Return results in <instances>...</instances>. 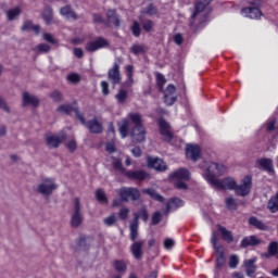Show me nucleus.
Listing matches in <instances>:
<instances>
[{"label": "nucleus", "mask_w": 278, "mask_h": 278, "mask_svg": "<svg viewBox=\"0 0 278 278\" xmlns=\"http://www.w3.org/2000/svg\"><path fill=\"white\" fill-rule=\"evenodd\" d=\"M83 125H86L90 134H103V125L97 118L89 119L88 122L85 119V124Z\"/></svg>", "instance_id": "21"}, {"label": "nucleus", "mask_w": 278, "mask_h": 278, "mask_svg": "<svg viewBox=\"0 0 278 278\" xmlns=\"http://www.w3.org/2000/svg\"><path fill=\"white\" fill-rule=\"evenodd\" d=\"M116 223V215H110L109 217L104 218V225H108L109 227H112Z\"/></svg>", "instance_id": "56"}, {"label": "nucleus", "mask_w": 278, "mask_h": 278, "mask_svg": "<svg viewBox=\"0 0 278 278\" xmlns=\"http://www.w3.org/2000/svg\"><path fill=\"white\" fill-rule=\"evenodd\" d=\"M74 214L72 215L71 225L72 227H79L81 225V203L79 198L74 199Z\"/></svg>", "instance_id": "15"}, {"label": "nucleus", "mask_w": 278, "mask_h": 278, "mask_svg": "<svg viewBox=\"0 0 278 278\" xmlns=\"http://www.w3.org/2000/svg\"><path fill=\"white\" fill-rule=\"evenodd\" d=\"M142 29L147 33L151 31V29H153V21L146 20L144 22H142Z\"/></svg>", "instance_id": "53"}, {"label": "nucleus", "mask_w": 278, "mask_h": 278, "mask_svg": "<svg viewBox=\"0 0 278 278\" xmlns=\"http://www.w3.org/2000/svg\"><path fill=\"white\" fill-rule=\"evenodd\" d=\"M117 194L124 203L140 200V190L136 187H122L117 190Z\"/></svg>", "instance_id": "4"}, {"label": "nucleus", "mask_w": 278, "mask_h": 278, "mask_svg": "<svg viewBox=\"0 0 278 278\" xmlns=\"http://www.w3.org/2000/svg\"><path fill=\"white\" fill-rule=\"evenodd\" d=\"M216 229L217 231L213 232L216 235V238L220 236L222 240H224V242H227V244H231V242H233V232H231V230H228L225 226L220 224L216 225Z\"/></svg>", "instance_id": "14"}, {"label": "nucleus", "mask_w": 278, "mask_h": 278, "mask_svg": "<svg viewBox=\"0 0 278 278\" xmlns=\"http://www.w3.org/2000/svg\"><path fill=\"white\" fill-rule=\"evenodd\" d=\"M174 42L178 46L184 45V36L181 34L174 35Z\"/></svg>", "instance_id": "61"}, {"label": "nucleus", "mask_w": 278, "mask_h": 278, "mask_svg": "<svg viewBox=\"0 0 278 278\" xmlns=\"http://www.w3.org/2000/svg\"><path fill=\"white\" fill-rule=\"evenodd\" d=\"M66 148L68 149L70 153H75L77 151V141L71 140L66 143Z\"/></svg>", "instance_id": "54"}, {"label": "nucleus", "mask_w": 278, "mask_h": 278, "mask_svg": "<svg viewBox=\"0 0 278 278\" xmlns=\"http://www.w3.org/2000/svg\"><path fill=\"white\" fill-rule=\"evenodd\" d=\"M160 223H162V213L156 211L152 215L151 225H160Z\"/></svg>", "instance_id": "48"}, {"label": "nucleus", "mask_w": 278, "mask_h": 278, "mask_svg": "<svg viewBox=\"0 0 278 278\" xmlns=\"http://www.w3.org/2000/svg\"><path fill=\"white\" fill-rule=\"evenodd\" d=\"M187 160L191 162H199L201 160V147L199 144H189L186 148Z\"/></svg>", "instance_id": "16"}, {"label": "nucleus", "mask_w": 278, "mask_h": 278, "mask_svg": "<svg viewBox=\"0 0 278 278\" xmlns=\"http://www.w3.org/2000/svg\"><path fill=\"white\" fill-rule=\"evenodd\" d=\"M278 253V242L271 241L268 245V253L263 254V257L275 256Z\"/></svg>", "instance_id": "37"}, {"label": "nucleus", "mask_w": 278, "mask_h": 278, "mask_svg": "<svg viewBox=\"0 0 278 278\" xmlns=\"http://www.w3.org/2000/svg\"><path fill=\"white\" fill-rule=\"evenodd\" d=\"M106 47H110V41L103 37H98L96 40L87 42L85 49L88 53H94V51L106 49Z\"/></svg>", "instance_id": "8"}, {"label": "nucleus", "mask_w": 278, "mask_h": 278, "mask_svg": "<svg viewBox=\"0 0 278 278\" xmlns=\"http://www.w3.org/2000/svg\"><path fill=\"white\" fill-rule=\"evenodd\" d=\"M164 247H165V249H173V247H175V240L165 239L164 240Z\"/></svg>", "instance_id": "63"}, {"label": "nucleus", "mask_w": 278, "mask_h": 278, "mask_svg": "<svg viewBox=\"0 0 278 278\" xmlns=\"http://www.w3.org/2000/svg\"><path fill=\"white\" fill-rule=\"evenodd\" d=\"M74 55L81 60L84 58V50L81 48H74Z\"/></svg>", "instance_id": "64"}, {"label": "nucleus", "mask_w": 278, "mask_h": 278, "mask_svg": "<svg viewBox=\"0 0 278 278\" xmlns=\"http://www.w3.org/2000/svg\"><path fill=\"white\" fill-rule=\"evenodd\" d=\"M225 203L228 210H231V207H236V200L232 197L226 198Z\"/></svg>", "instance_id": "59"}, {"label": "nucleus", "mask_w": 278, "mask_h": 278, "mask_svg": "<svg viewBox=\"0 0 278 278\" xmlns=\"http://www.w3.org/2000/svg\"><path fill=\"white\" fill-rule=\"evenodd\" d=\"M211 244L214 251H216V253H219L215 261V267L217 268V270H220V268L225 266V252L223 251V245L218 244V237H216V233L212 235Z\"/></svg>", "instance_id": "6"}, {"label": "nucleus", "mask_w": 278, "mask_h": 278, "mask_svg": "<svg viewBox=\"0 0 278 278\" xmlns=\"http://www.w3.org/2000/svg\"><path fill=\"white\" fill-rule=\"evenodd\" d=\"M21 9L18 7H15L14 9L7 11V18L8 21H15V18H18V16H21Z\"/></svg>", "instance_id": "38"}, {"label": "nucleus", "mask_w": 278, "mask_h": 278, "mask_svg": "<svg viewBox=\"0 0 278 278\" xmlns=\"http://www.w3.org/2000/svg\"><path fill=\"white\" fill-rule=\"evenodd\" d=\"M264 1L262 0H252L248 2L250 7H244L241 9V16H244L245 18H251L252 21H260L262 16H264V13H262V5Z\"/></svg>", "instance_id": "3"}, {"label": "nucleus", "mask_w": 278, "mask_h": 278, "mask_svg": "<svg viewBox=\"0 0 278 278\" xmlns=\"http://www.w3.org/2000/svg\"><path fill=\"white\" fill-rule=\"evenodd\" d=\"M124 177L130 179L131 181H148L151 179V174L144 169H128Z\"/></svg>", "instance_id": "9"}, {"label": "nucleus", "mask_w": 278, "mask_h": 278, "mask_svg": "<svg viewBox=\"0 0 278 278\" xmlns=\"http://www.w3.org/2000/svg\"><path fill=\"white\" fill-rule=\"evenodd\" d=\"M53 190H58V185H55L51 178L43 180V182L37 188V192H39V194H43L45 197L53 194Z\"/></svg>", "instance_id": "13"}, {"label": "nucleus", "mask_w": 278, "mask_h": 278, "mask_svg": "<svg viewBox=\"0 0 278 278\" xmlns=\"http://www.w3.org/2000/svg\"><path fill=\"white\" fill-rule=\"evenodd\" d=\"M130 53H132L134 55H142L147 53V46L134 43L130 47Z\"/></svg>", "instance_id": "35"}, {"label": "nucleus", "mask_w": 278, "mask_h": 278, "mask_svg": "<svg viewBox=\"0 0 278 278\" xmlns=\"http://www.w3.org/2000/svg\"><path fill=\"white\" fill-rule=\"evenodd\" d=\"M146 14H148V16H155V14H157V8H155L154 3H150L147 5Z\"/></svg>", "instance_id": "46"}, {"label": "nucleus", "mask_w": 278, "mask_h": 278, "mask_svg": "<svg viewBox=\"0 0 278 278\" xmlns=\"http://www.w3.org/2000/svg\"><path fill=\"white\" fill-rule=\"evenodd\" d=\"M106 25L110 26V24L114 25V27H121V16L117 15L116 10H108L106 11Z\"/></svg>", "instance_id": "25"}, {"label": "nucleus", "mask_w": 278, "mask_h": 278, "mask_svg": "<svg viewBox=\"0 0 278 278\" xmlns=\"http://www.w3.org/2000/svg\"><path fill=\"white\" fill-rule=\"evenodd\" d=\"M130 31L135 38H140V34H142V28H140V23L138 21H134L130 27Z\"/></svg>", "instance_id": "42"}, {"label": "nucleus", "mask_w": 278, "mask_h": 278, "mask_svg": "<svg viewBox=\"0 0 278 278\" xmlns=\"http://www.w3.org/2000/svg\"><path fill=\"white\" fill-rule=\"evenodd\" d=\"M39 53H49L51 51V46L48 43H40L37 46Z\"/></svg>", "instance_id": "51"}, {"label": "nucleus", "mask_w": 278, "mask_h": 278, "mask_svg": "<svg viewBox=\"0 0 278 278\" xmlns=\"http://www.w3.org/2000/svg\"><path fill=\"white\" fill-rule=\"evenodd\" d=\"M108 78L112 81L113 86L121 84V63L115 62L113 68H110L108 72Z\"/></svg>", "instance_id": "17"}, {"label": "nucleus", "mask_w": 278, "mask_h": 278, "mask_svg": "<svg viewBox=\"0 0 278 278\" xmlns=\"http://www.w3.org/2000/svg\"><path fill=\"white\" fill-rule=\"evenodd\" d=\"M147 164L148 168H153L159 173H164L165 170H168V165H166V162H164V160L160 157L147 156Z\"/></svg>", "instance_id": "12"}, {"label": "nucleus", "mask_w": 278, "mask_h": 278, "mask_svg": "<svg viewBox=\"0 0 278 278\" xmlns=\"http://www.w3.org/2000/svg\"><path fill=\"white\" fill-rule=\"evenodd\" d=\"M175 92H177V88L175 87V85L173 84H169L166 89H165V92L164 94H169V96H175Z\"/></svg>", "instance_id": "57"}, {"label": "nucleus", "mask_w": 278, "mask_h": 278, "mask_svg": "<svg viewBox=\"0 0 278 278\" xmlns=\"http://www.w3.org/2000/svg\"><path fill=\"white\" fill-rule=\"evenodd\" d=\"M177 96L164 94V103L167 105H175Z\"/></svg>", "instance_id": "49"}, {"label": "nucleus", "mask_w": 278, "mask_h": 278, "mask_svg": "<svg viewBox=\"0 0 278 278\" xmlns=\"http://www.w3.org/2000/svg\"><path fill=\"white\" fill-rule=\"evenodd\" d=\"M128 118L135 125L130 130L134 142H144L147 140V128L142 125V116L138 113H130Z\"/></svg>", "instance_id": "2"}, {"label": "nucleus", "mask_w": 278, "mask_h": 278, "mask_svg": "<svg viewBox=\"0 0 278 278\" xmlns=\"http://www.w3.org/2000/svg\"><path fill=\"white\" fill-rule=\"evenodd\" d=\"M96 199L98 203H108V195H105V191H103V189L96 190Z\"/></svg>", "instance_id": "43"}, {"label": "nucleus", "mask_w": 278, "mask_h": 278, "mask_svg": "<svg viewBox=\"0 0 278 278\" xmlns=\"http://www.w3.org/2000/svg\"><path fill=\"white\" fill-rule=\"evenodd\" d=\"M154 75L159 92H164V86H166V76L160 72H155Z\"/></svg>", "instance_id": "32"}, {"label": "nucleus", "mask_w": 278, "mask_h": 278, "mask_svg": "<svg viewBox=\"0 0 278 278\" xmlns=\"http://www.w3.org/2000/svg\"><path fill=\"white\" fill-rule=\"evenodd\" d=\"M170 179H178L180 181L190 180V170L188 168H178L169 175Z\"/></svg>", "instance_id": "24"}, {"label": "nucleus", "mask_w": 278, "mask_h": 278, "mask_svg": "<svg viewBox=\"0 0 278 278\" xmlns=\"http://www.w3.org/2000/svg\"><path fill=\"white\" fill-rule=\"evenodd\" d=\"M60 14L62 16H65L68 21H77V18H79L77 13H75V11H73V8H71V5L62 7L60 9Z\"/></svg>", "instance_id": "26"}, {"label": "nucleus", "mask_w": 278, "mask_h": 278, "mask_svg": "<svg viewBox=\"0 0 278 278\" xmlns=\"http://www.w3.org/2000/svg\"><path fill=\"white\" fill-rule=\"evenodd\" d=\"M67 79L72 83V84H79V81L81 80V77H79V74L77 73H72L67 76Z\"/></svg>", "instance_id": "52"}, {"label": "nucleus", "mask_w": 278, "mask_h": 278, "mask_svg": "<svg viewBox=\"0 0 278 278\" xmlns=\"http://www.w3.org/2000/svg\"><path fill=\"white\" fill-rule=\"evenodd\" d=\"M238 264H240V258H238V255H231L228 262L229 268H238Z\"/></svg>", "instance_id": "45"}, {"label": "nucleus", "mask_w": 278, "mask_h": 278, "mask_svg": "<svg viewBox=\"0 0 278 278\" xmlns=\"http://www.w3.org/2000/svg\"><path fill=\"white\" fill-rule=\"evenodd\" d=\"M144 248V241H134V243L130 245V252L135 260H142V256L144 255V251L142 250Z\"/></svg>", "instance_id": "20"}, {"label": "nucleus", "mask_w": 278, "mask_h": 278, "mask_svg": "<svg viewBox=\"0 0 278 278\" xmlns=\"http://www.w3.org/2000/svg\"><path fill=\"white\" fill-rule=\"evenodd\" d=\"M256 262L257 258H250L243 262L245 275L248 277H255V273H257V265H255Z\"/></svg>", "instance_id": "23"}, {"label": "nucleus", "mask_w": 278, "mask_h": 278, "mask_svg": "<svg viewBox=\"0 0 278 278\" xmlns=\"http://www.w3.org/2000/svg\"><path fill=\"white\" fill-rule=\"evenodd\" d=\"M23 105H33V108H38V105H40V100L34 96H30L28 92H24Z\"/></svg>", "instance_id": "29"}, {"label": "nucleus", "mask_w": 278, "mask_h": 278, "mask_svg": "<svg viewBox=\"0 0 278 278\" xmlns=\"http://www.w3.org/2000/svg\"><path fill=\"white\" fill-rule=\"evenodd\" d=\"M117 126L121 138H127V136H129V119L124 118L122 122L117 123Z\"/></svg>", "instance_id": "27"}, {"label": "nucleus", "mask_w": 278, "mask_h": 278, "mask_svg": "<svg viewBox=\"0 0 278 278\" xmlns=\"http://www.w3.org/2000/svg\"><path fill=\"white\" fill-rule=\"evenodd\" d=\"M112 266L116 273H127V261L125 260H115L113 261Z\"/></svg>", "instance_id": "34"}, {"label": "nucleus", "mask_w": 278, "mask_h": 278, "mask_svg": "<svg viewBox=\"0 0 278 278\" xmlns=\"http://www.w3.org/2000/svg\"><path fill=\"white\" fill-rule=\"evenodd\" d=\"M253 188V176L247 175L241 179V184L237 185L235 190L237 197H249Z\"/></svg>", "instance_id": "5"}, {"label": "nucleus", "mask_w": 278, "mask_h": 278, "mask_svg": "<svg viewBox=\"0 0 278 278\" xmlns=\"http://www.w3.org/2000/svg\"><path fill=\"white\" fill-rule=\"evenodd\" d=\"M101 88H102V94L104 97H108V94H110V84H108V81H105V80H102Z\"/></svg>", "instance_id": "55"}, {"label": "nucleus", "mask_w": 278, "mask_h": 278, "mask_svg": "<svg viewBox=\"0 0 278 278\" xmlns=\"http://www.w3.org/2000/svg\"><path fill=\"white\" fill-rule=\"evenodd\" d=\"M135 216H139L143 223H147L149 220V211H147V207H142L139 210V214L136 213Z\"/></svg>", "instance_id": "44"}, {"label": "nucleus", "mask_w": 278, "mask_h": 278, "mask_svg": "<svg viewBox=\"0 0 278 278\" xmlns=\"http://www.w3.org/2000/svg\"><path fill=\"white\" fill-rule=\"evenodd\" d=\"M42 18L49 25L53 21V9L51 7H46L42 13Z\"/></svg>", "instance_id": "39"}, {"label": "nucleus", "mask_w": 278, "mask_h": 278, "mask_svg": "<svg viewBox=\"0 0 278 278\" xmlns=\"http://www.w3.org/2000/svg\"><path fill=\"white\" fill-rule=\"evenodd\" d=\"M134 157H140L142 155V149L140 147H135L131 149Z\"/></svg>", "instance_id": "62"}, {"label": "nucleus", "mask_w": 278, "mask_h": 278, "mask_svg": "<svg viewBox=\"0 0 278 278\" xmlns=\"http://www.w3.org/2000/svg\"><path fill=\"white\" fill-rule=\"evenodd\" d=\"M157 126L160 135L164 138V142L173 141V130H170V124L164 119V117H160L157 119Z\"/></svg>", "instance_id": "7"}, {"label": "nucleus", "mask_w": 278, "mask_h": 278, "mask_svg": "<svg viewBox=\"0 0 278 278\" xmlns=\"http://www.w3.org/2000/svg\"><path fill=\"white\" fill-rule=\"evenodd\" d=\"M129 97V93L125 89H119L117 94H115V99L119 105H123L124 103H127V98Z\"/></svg>", "instance_id": "36"}, {"label": "nucleus", "mask_w": 278, "mask_h": 278, "mask_svg": "<svg viewBox=\"0 0 278 278\" xmlns=\"http://www.w3.org/2000/svg\"><path fill=\"white\" fill-rule=\"evenodd\" d=\"M212 3V0H198L194 2L193 12L191 14V21H194L199 14H203L207 9V5Z\"/></svg>", "instance_id": "18"}, {"label": "nucleus", "mask_w": 278, "mask_h": 278, "mask_svg": "<svg viewBox=\"0 0 278 278\" xmlns=\"http://www.w3.org/2000/svg\"><path fill=\"white\" fill-rule=\"evenodd\" d=\"M50 99H52V101L54 103H62L64 96L62 94V91L60 90H53L52 92H50L49 94Z\"/></svg>", "instance_id": "41"}, {"label": "nucleus", "mask_w": 278, "mask_h": 278, "mask_svg": "<svg viewBox=\"0 0 278 278\" xmlns=\"http://www.w3.org/2000/svg\"><path fill=\"white\" fill-rule=\"evenodd\" d=\"M184 200L179 198H172L166 203V212H170V210H179V207H184Z\"/></svg>", "instance_id": "30"}, {"label": "nucleus", "mask_w": 278, "mask_h": 278, "mask_svg": "<svg viewBox=\"0 0 278 278\" xmlns=\"http://www.w3.org/2000/svg\"><path fill=\"white\" fill-rule=\"evenodd\" d=\"M227 167L223 164L208 162L206 163V168L204 169V179L211 185L214 186L217 190H235L238 186V182L233 178H224L218 179L220 175H225Z\"/></svg>", "instance_id": "1"}, {"label": "nucleus", "mask_w": 278, "mask_h": 278, "mask_svg": "<svg viewBox=\"0 0 278 278\" xmlns=\"http://www.w3.org/2000/svg\"><path fill=\"white\" fill-rule=\"evenodd\" d=\"M256 165L260 170H264L269 176L276 175L275 164L270 157H261L256 160Z\"/></svg>", "instance_id": "10"}, {"label": "nucleus", "mask_w": 278, "mask_h": 278, "mask_svg": "<svg viewBox=\"0 0 278 278\" xmlns=\"http://www.w3.org/2000/svg\"><path fill=\"white\" fill-rule=\"evenodd\" d=\"M126 77L129 84H134V65L126 66Z\"/></svg>", "instance_id": "47"}, {"label": "nucleus", "mask_w": 278, "mask_h": 278, "mask_svg": "<svg viewBox=\"0 0 278 278\" xmlns=\"http://www.w3.org/2000/svg\"><path fill=\"white\" fill-rule=\"evenodd\" d=\"M56 112H63V114H66L67 116L71 115L72 112H74L76 118L80 121L81 125H86V118L84 117V114L79 111V108H73L71 104H62L56 109Z\"/></svg>", "instance_id": "11"}, {"label": "nucleus", "mask_w": 278, "mask_h": 278, "mask_svg": "<svg viewBox=\"0 0 278 278\" xmlns=\"http://www.w3.org/2000/svg\"><path fill=\"white\" fill-rule=\"evenodd\" d=\"M119 220H127L129 218V208L122 207L118 212Z\"/></svg>", "instance_id": "50"}, {"label": "nucleus", "mask_w": 278, "mask_h": 278, "mask_svg": "<svg viewBox=\"0 0 278 278\" xmlns=\"http://www.w3.org/2000/svg\"><path fill=\"white\" fill-rule=\"evenodd\" d=\"M112 164L115 170H119V173L124 176L126 175L127 170L123 167V161H121V159L114 157Z\"/></svg>", "instance_id": "40"}, {"label": "nucleus", "mask_w": 278, "mask_h": 278, "mask_svg": "<svg viewBox=\"0 0 278 278\" xmlns=\"http://www.w3.org/2000/svg\"><path fill=\"white\" fill-rule=\"evenodd\" d=\"M105 151H108L110 154L116 153V144H114V142H108L105 144Z\"/></svg>", "instance_id": "58"}, {"label": "nucleus", "mask_w": 278, "mask_h": 278, "mask_svg": "<svg viewBox=\"0 0 278 278\" xmlns=\"http://www.w3.org/2000/svg\"><path fill=\"white\" fill-rule=\"evenodd\" d=\"M138 220H140V215L134 217L132 223L130 224V240L136 242L138 240Z\"/></svg>", "instance_id": "31"}, {"label": "nucleus", "mask_w": 278, "mask_h": 278, "mask_svg": "<svg viewBox=\"0 0 278 278\" xmlns=\"http://www.w3.org/2000/svg\"><path fill=\"white\" fill-rule=\"evenodd\" d=\"M248 223H249V225H251V227H255V229H258L260 231H267L268 230V226H266V224H264V222L260 220L255 216H251L248 219Z\"/></svg>", "instance_id": "28"}, {"label": "nucleus", "mask_w": 278, "mask_h": 278, "mask_svg": "<svg viewBox=\"0 0 278 278\" xmlns=\"http://www.w3.org/2000/svg\"><path fill=\"white\" fill-rule=\"evenodd\" d=\"M64 140H66V137H58L51 134H48L45 137L46 144L49 149H58Z\"/></svg>", "instance_id": "19"}, {"label": "nucleus", "mask_w": 278, "mask_h": 278, "mask_svg": "<svg viewBox=\"0 0 278 278\" xmlns=\"http://www.w3.org/2000/svg\"><path fill=\"white\" fill-rule=\"evenodd\" d=\"M257 244H262V240L257 238L255 235L244 237L240 242L241 249H249V247H257Z\"/></svg>", "instance_id": "22"}, {"label": "nucleus", "mask_w": 278, "mask_h": 278, "mask_svg": "<svg viewBox=\"0 0 278 278\" xmlns=\"http://www.w3.org/2000/svg\"><path fill=\"white\" fill-rule=\"evenodd\" d=\"M143 194H148L153 199L154 201H157L159 203H164V198L155 191L153 188H148L142 190Z\"/></svg>", "instance_id": "33"}, {"label": "nucleus", "mask_w": 278, "mask_h": 278, "mask_svg": "<svg viewBox=\"0 0 278 278\" xmlns=\"http://www.w3.org/2000/svg\"><path fill=\"white\" fill-rule=\"evenodd\" d=\"M175 188H177V190H188V185L182 180H177L175 182Z\"/></svg>", "instance_id": "60"}]
</instances>
